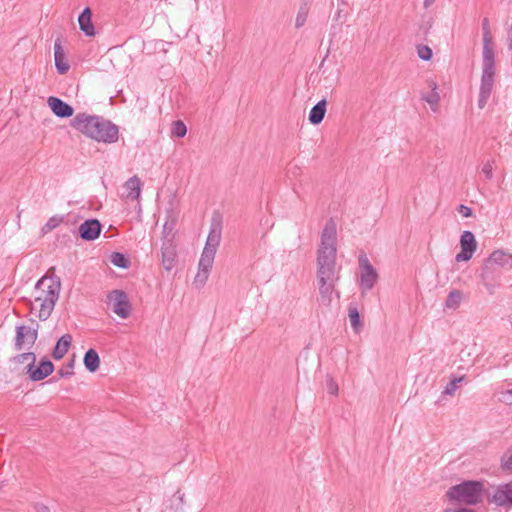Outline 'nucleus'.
Here are the masks:
<instances>
[{"instance_id":"20e7f679","label":"nucleus","mask_w":512,"mask_h":512,"mask_svg":"<svg viewBox=\"0 0 512 512\" xmlns=\"http://www.w3.org/2000/svg\"><path fill=\"white\" fill-rule=\"evenodd\" d=\"M221 230H222V225H221L220 217L218 216L216 218L214 216L212 224H211L210 232L208 234V237H207V240L205 243V247L202 251V254H201V257L199 260L198 268L211 271L213 263H214V258H215L217 249L219 247L220 240H221Z\"/></svg>"},{"instance_id":"de8ad7c7","label":"nucleus","mask_w":512,"mask_h":512,"mask_svg":"<svg viewBox=\"0 0 512 512\" xmlns=\"http://www.w3.org/2000/svg\"><path fill=\"white\" fill-rule=\"evenodd\" d=\"M176 495H177L178 499L180 500V502H183L184 494H181L180 491H177Z\"/></svg>"},{"instance_id":"4be33fe9","label":"nucleus","mask_w":512,"mask_h":512,"mask_svg":"<svg viewBox=\"0 0 512 512\" xmlns=\"http://www.w3.org/2000/svg\"><path fill=\"white\" fill-rule=\"evenodd\" d=\"M54 61L59 74H66L68 72L70 65L66 60L61 41L59 39L54 43Z\"/></svg>"},{"instance_id":"f704fd0d","label":"nucleus","mask_w":512,"mask_h":512,"mask_svg":"<svg viewBox=\"0 0 512 512\" xmlns=\"http://www.w3.org/2000/svg\"><path fill=\"white\" fill-rule=\"evenodd\" d=\"M74 366H75V355H73V357L67 361V363H65L59 370H58V375L61 377V378H68V377H71L74 372Z\"/></svg>"},{"instance_id":"f257e3e1","label":"nucleus","mask_w":512,"mask_h":512,"mask_svg":"<svg viewBox=\"0 0 512 512\" xmlns=\"http://www.w3.org/2000/svg\"><path fill=\"white\" fill-rule=\"evenodd\" d=\"M337 229L333 219H329L321 233L317 250V278L339 279L336 270Z\"/></svg>"},{"instance_id":"cd10ccee","label":"nucleus","mask_w":512,"mask_h":512,"mask_svg":"<svg viewBox=\"0 0 512 512\" xmlns=\"http://www.w3.org/2000/svg\"><path fill=\"white\" fill-rule=\"evenodd\" d=\"M83 363L89 372H96L100 366V357L96 350L88 349L84 355Z\"/></svg>"},{"instance_id":"9d476101","label":"nucleus","mask_w":512,"mask_h":512,"mask_svg":"<svg viewBox=\"0 0 512 512\" xmlns=\"http://www.w3.org/2000/svg\"><path fill=\"white\" fill-rule=\"evenodd\" d=\"M359 267L361 270L360 286L363 291H369L374 287L378 279V273L371 265L366 255L359 257Z\"/></svg>"},{"instance_id":"58836bf2","label":"nucleus","mask_w":512,"mask_h":512,"mask_svg":"<svg viewBox=\"0 0 512 512\" xmlns=\"http://www.w3.org/2000/svg\"><path fill=\"white\" fill-rule=\"evenodd\" d=\"M417 54L424 61H429L432 58V50L427 45H419L417 47Z\"/></svg>"},{"instance_id":"dca6fc26","label":"nucleus","mask_w":512,"mask_h":512,"mask_svg":"<svg viewBox=\"0 0 512 512\" xmlns=\"http://www.w3.org/2000/svg\"><path fill=\"white\" fill-rule=\"evenodd\" d=\"M101 228L97 219L85 220L79 227V235L83 240L93 241L99 237Z\"/></svg>"},{"instance_id":"2eb2a0df","label":"nucleus","mask_w":512,"mask_h":512,"mask_svg":"<svg viewBox=\"0 0 512 512\" xmlns=\"http://www.w3.org/2000/svg\"><path fill=\"white\" fill-rule=\"evenodd\" d=\"M54 371V365L49 359H43L36 367L35 364L27 365V373L32 381H40L48 377Z\"/></svg>"},{"instance_id":"473e14b6","label":"nucleus","mask_w":512,"mask_h":512,"mask_svg":"<svg viewBox=\"0 0 512 512\" xmlns=\"http://www.w3.org/2000/svg\"><path fill=\"white\" fill-rule=\"evenodd\" d=\"M110 261L113 265L119 268H128L130 265V260L120 252H113L110 256Z\"/></svg>"},{"instance_id":"a211bd4d","label":"nucleus","mask_w":512,"mask_h":512,"mask_svg":"<svg viewBox=\"0 0 512 512\" xmlns=\"http://www.w3.org/2000/svg\"><path fill=\"white\" fill-rule=\"evenodd\" d=\"M176 256L177 254L173 240L167 239V241H163L161 246V258L162 265L167 271H170L174 267Z\"/></svg>"},{"instance_id":"9b49d317","label":"nucleus","mask_w":512,"mask_h":512,"mask_svg":"<svg viewBox=\"0 0 512 512\" xmlns=\"http://www.w3.org/2000/svg\"><path fill=\"white\" fill-rule=\"evenodd\" d=\"M501 275L500 269L487 259L482 267L480 277L490 294L500 285Z\"/></svg>"},{"instance_id":"f8f14e48","label":"nucleus","mask_w":512,"mask_h":512,"mask_svg":"<svg viewBox=\"0 0 512 512\" xmlns=\"http://www.w3.org/2000/svg\"><path fill=\"white\" fill-rule=\"evenodd\" d=\"M97 115L78 113L70 122L72 128L78 130L88 138H92V133L96 127Z\"/></svg>"},{"instance_id":"5701e85b","label":"nucleus","mask_w":512,"mask_h":512,"mask_svg":"<svg viewBox=\"0 0 512 512\" xmlns=\"http://www.w3.org/2000/svg\"><path fill=\"white\" fill-rule=\"evenodd\" d=\"M91 10L86 7L78 17V23L81 31L88 37L95 35V28L91 20Z\"/></svg>"},{"instance_id":"39448f33","label":"nucleus","mask_w":512,"mask_h":512,"mask_svg":"<svg viewBox=\"0 0 512 512\" xmlns=\"http://www.w3.org/2000/svg\"><path fill=\"white\" fill-rule=\"evenodd\" d=\"M495 71V56L482 57V76L478 99V107L480 109L486 106L492 93Z\"/></svg>"},{"instance_id":"6ab92c4d","label":"nucleus","mask_w":512,"mask_h":512,"mask_svg":"<svg viewBox=\"0 0 512 512\" xmlns=\"http://www.w3.org/2000/svg\"><path fill=\"white\" fill-rule=\"evenodd\" d=\"M319 285L320 302L324 306H329L332 302V294L334 292L335 283L339 279H322L317 278Z\"/></svg>"},{"instance_id":"ddd939ff","label":"nucleus","mask_w":512,"mask_h":512,"mask_svg":"<svg viewBox=\"0 0 512 512\" xmlns=\"http://www.w3.org/2000/svg\"><path fill=\"white\" fill-rule=\"evenodd\" d=\"M461 251L455 256L456 262L469 261L477 249V241L471 231H464L460 237Z\"/></svg>"},{"instance_id":"49530a36","label":"nucleus","mask_w":512,"mask_h":512,"mask_svg":"<svg viewBox=\"0 0 512 512\" xmlns=\"http://www.w3.org/2000/svg\"><path fill=\"white\" fill-rule=\"evenodd\" d=\"M436 0H424V7L428 8L430 7Z\"/></svg>"},{"instance_id":"423d86ee","label":"nucleus","mask_w":512,"mask_h":512,"mask_svg":"<svg viewBox=\"0 0 512 512\" xmlns=\"http://www.w3.org/2000/svg\"><path fill=\"white\" fill-rule=\"evenodd\" d=\"M495 71V56L482 57V76L478 99V107L480 109L486 106L492 93Z\"/></svg>"},{"instance_id":"72a5a7b5","label":"nucleus","mask_w":512,"mask_h":512,"mask_svg":"<svg viewBox=\"0 0 512 512\" xmlns=\"http://www.w3.org/2000/svg\"><path fill=\"white\" fill-rule=\"evenodd\" d=\"M64 220L63 216L54 215L48 219L41 229L42 234H47L57 228Z\"/></svg>"},{"instance_id":"c03bdc74","label":"nucleus","mask_w":512,"mask_h":512,"mask_svg":"<svg viewBox=\"0 0 512 512\" xmlns=\"http://www.w3.org/2000/svg\"><path fill=\"white\" fill-rule=\"evenodd\" d=\"M34 510L35 512H50V508L43 503H35Z\"/></svg>"},{"instance_id":"7c9ffc66","label":"nucleus","mask_w":512,"mask_h":512,"mask_svg":"<svg viewBox=\"0 0 512 512\" xmlns=\"http://www.w3.org/2000/svg\"><path fill=\"white\" fill-rule=\"evenodd\" d=\"M463 299V293L460 290H452L446 299L445 306L449 309H457Z\"/></svg>"},{"instance_id":"bb28decb","label":"nucleus","mask_w":512,"mask_h":512,"mask_svg":"<svg viewBox=\"0 0 512 512\" xmlns=\"http://www.w3.org/2000/svg\"><path fill=\"white\" fill-rule=\"evenodd\" d=\"M127 193V198L130 200H137L140 197L142 183L138 176L130 177L124 184Z\"/></svg>"},{"instance_id":"c9c22d12","label":"nucleus","mask_w":512,"mask_h":512,"mask_svg":"<svg viewBox=\"0 0 512 512\" xmlns=\"http://www.w3.org/2000/svg\"><path fill=\"white\" fill-rule=\"evenodd\" d=\"M13 361L18 364H23L26 361L29 362L28 364H35L36 355L34 352L21 353L13 357Z\"/></svg>"},{"instance_id":"ea45409f","label":"nucleus","mask_w":512,"mask_h":512,"mask_svg":"<svg viewBox=\"0 0 512 512\" xmlns=\"http://www.w3.org/2000/svg\"><path fill=\"white\" fill-rule=\"evenodd\" d=\"M173 229H174V222L173 221L172 222L166 221L164 223L163 231H162L164 241H167V239H172L173 240V237H174Z\"/></svg>"},{"instance_id":"f03ea898","label":"nucleus","mask_w":512,"mask_h":512,"mask_svg":"<svg viewBox=\"0 0 512 512\" xmlns=\"http://www.w3.org/2000/svg\"><path fill=\"white\" fill-rule=\"evenodd\" d=\"M61 282L59 277L43 276L35 285L34 301L31 303V312L39 320H47L59 298Z\"/></svg>"},{"instance_id":"aec40b11","label":"nucleus","mask_w":512,"mask_h":512,"mask_svg":"<svg viewBox=\"0 0 512 512\" xmlns=\"http://www.w3.org/2000/svg\"><path fill=\"white\" fill-rule=\"evenodd\" d=\"M481 27L483 34L482 57L495 56L494 42L491 34L490 21L488 18H483Z\"/></svg>"},{"instance_id":"4c0bfd02","label":"nucleus","mask_w":512,"mask_h":512,"mask_svg":"<svg viewBox=\"0 0 512 512\" xmlns=\"http://www.w3.org/2000/svg\"><path fill=\"white\" fill-rule=\"evenodd\" d=\"M210 271L198 268V272L194 278V284L202 287L208 280Z\"/></svg>"},{"instance_id":"c756f323","label":"nucleus","mask_w":512,"mask_h":512,"mask_svg":"<svg viewBox=\"0 0 512 512\" xmlns=\"http://www.w3.org/2000/svg\"><path fill=\"white\" fill-rule=\"evenodd\" d=\"M313 0H302V4L298 10L295 26L300 28L305 25L309 13V7Z\"/></svg>"},{"instance_id":"e433bc0d","label":"nucleus","mask_w":512,"mask_h":512,"mask_svg":"<svg viewBox=\"0 0 512 512\" xmlns=\"http://www.w3.org/2000/svg\"><path fill=\"white\" fill-rule=\"evenodd\" d=\"M186 133H187V127L181 120H177V121L173 122L172 135H174L178 138H182L186 135Z\"/></svg>"},{"instance_id":"a18cd8bd","label":"nucleus","mask_w":512,"mask_h":512,"mask_svg":"<svg viewBox=\"0 0 512 512\" xmlns=\"http://www.w3.org/2000/svg\"><path fill=\"white\" fill-rule=\"evenodd\" d=\"M328 392L333 395H337L338 393V385L333 380L328 384Z\"/></svg>"},{"instance_id":"4468645a","label":"nucleus","mask_w":512,"mask_h":512,"mask_svg":"<svg viewBox=\"0 0 512 512\" xmlns=\"http://www.w3.org/2000/svg\"><path fill=\"white\" fill-rule=\"evenodd\" d=\"M486 497L497 506L512 505V482L498 486L492 495L486 491Z\"/></svg>"},{"instance_id":"a19ab883","label":"nucleus","mask_w":512,"mask_h":512,"mask_svg":"<svg viewBox=\"0 0 512 512\" xmlns=\"http://www.w3.org/2000/svg\"><path fill=\"white\" fill-rule=\"evenodd\" d=\"M482 172L488 180L492 179V177H493V161L488 160L486 163H484L482 166Z\"/></svg>"},{"instance_id":"0eeeda50","label":"nucleus","mask_w":512,"mask_h":512,"mask_svg":"<svg viewBox=\"0 0 512 512\" xmlns=\"http://www.w3.org/2000/svg\"><path fill=\"white\" fill-rule=\"evenodd\" d=\"M119 128L109 120L99 116L96 120V127L92 133L93 140L105 144H112L118 141Z\"/></svg>"},{"instance_id":"37998d69","label":"nucleus","mask_w":512,"mask_h":512,"mask_svg":"<svg viewBox=\"0 0 512 512\" xmlns=\"http://www.w3.org/2000/svg\"><path fill=\"white\" fill-rule=\"evenodd\" d=\"M457 210L463 217H466V218L471 217L473 215L472 209L463 204L459 205Z\"/></svg>"},{"instance_id":"b1692460","label":"nucleus","mask_w":512,"mask_h":512,"mask_svg":"<svg viewBox=\"0 0 512 512\" xmlns=\"http://www.w3.org/2000/svg\"><path fill=\"white\" fill-rule=\"evenodd\" d=\"M427 84H428V87L431 88V92L423 93L421 95V99L424 100L425 102H427L429 104L430 108L435 112V111H437L438 105L440 102V95L437 91L438 85L432 79L427 80Z\"/></svg>"},{"instance_id":"79ce46f5","label":"nucleus","mask_w":512,"mask_h":512,"mask_svg":"<svg viewBox=\"0 0 512 512\" xmlns=\"http://www.w3.org/2000/svg\"><path fill=\"white\" fill-rule=\"evenodd\" d=\"M503 468L512 472V448L508 450L503 458Z\"/></svg>"},{"instance_id":"f3484780","label":"nucleus","mask_w":512,"mask_h":512,"mask_svg":"<svg viewBox=\"0 0 512 512\" xmlns=\"http://www.w3.org/2000/svg\"><path fill=\"white\" fill-rule=\"evenodd\" d=\"M47 102L53 114L59 118H69L74 113L73 107L58 97L50 96Z\"/></svg>"},{"instance_id":"1a4fd4ad","label":"nucleus","mask_w":512,"mask_h":512,"mask_svg":"<svg viewBox=\"0 0 512 512\" xmlns=\"http://www.w3.org/2000/svg\"><path fill=\"white\" fill-rule=\"evenodd\" d=\"M109 304L112 305L113 312L122 319H127L130 315L131 305L127 294L123 290H113L108 294Z\"/></svg>"},{"instance_id":"412c9836","label":"nucleus","mask_w":512,"mask_h":512,"mask_svg":"<svg viewBox=\"0 0 512 512\" xmlns=\"http://www.w3.org/2000/svg\"><path fill=\"white\" fill-rule=\"evenodd\" d=\"M488 259L495 266H499L505 270L512 269V254L504 251L503 249L494 250Z\"/></svg>"},{"instance_id":"393cba45","label":"nucleus","mask_w":512,"mask_h":512,"mask_svg":"<svg viewBox=\"0 0 512 512\" xmlns=\"http://www.w3.org/2000/svg\"><path fill=\"white\" fill-rule=\"evenodd\" d=\"M71 342L72 336L70 334H64L61 336L52 351V357L55 360L62 359L68 352Z\"/></svg>"},{"instance_id":"a878e982","label":"nucleus","mask_w":512,"mask_h":512,"mask_svg":"<svg viewBox=\"0 0 512 512\" xmlns=\"http://www.w3.org/2000/svg\"><path fill=\"white\" fill-rule=\"evenodd\" d=\"M326 105V100L322 99L311 108L308 116L309 122L311 124L317 125L323 121L326 113Z\"/></svg>"},{"instance_id":"7ed1b4c3","label":"nucleus","mask_w":512,"mask_h":512,"mask_svg":"<svg viewBox=\"0 0 512 512\" xmlns=\"http://www.w3.org/2000/svg\"><path fill=\"white\" fill-rule=\"evenodd\" d=\"M446 496L450 501L464 503L466 505H477L486 497L484 484L476 480L463 481L448 489Z\"/></svg>"},{"instance_id":"2f4dec72","label":"nucleus","mask_w":512,"mask_h":512,"mask_svg":"<svg viewBox=\"0 0 512 512\" xmlns=\"http://www.w3.org/2000/svg\"><path fill=\"white\" fill-rule=\"evenodd\" d=\"M465 380V376L462 375L460 377H456L455 375H451L450 382L445 386L444 390L442 391V395L446 396H452L454 395L455 391L458 389V384L463 382Z\"/></svg>"},{"instance_id":"6e6552de","label":"nucleus","mask_w":512,"mask_h":512,"mask_svg":"<svg viewBox=\"0 0 512 512\" xmlns=\"http://www.w3.org/2000/svg\"><path fill=\"white\" fill-rule=\"evenodd\" d=\"M38 338V326L31 328L25 325L16 327V335L14 339V348L16 351L29 350Z\"/></svg>"},{"instance_id":"c85d7f7f","label":"nucleus","mask_w":512,"mask_h":512,"mask_svg":"<svg viewBox=\"0 0 512 512\" xmlns=\"http://www.w3.org/2000/svg\"><path fill=\"white\" fill-rule=\"evenodd\" d=\"M348 317L353 331L358 334L363 329V323L360 319L358 308L355 304L350 303L348 306Z\"/></svg>"}]
</instances>
